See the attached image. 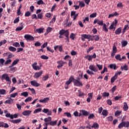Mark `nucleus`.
I'll list each match as a JSON object with an SVG mask.
<instances>
[{"mask_svg": "<svg viewBox=\"0 0 129 129\" xmlns=\"http://www.w3.org/2000/svg\"><path fill=\"white\" fill-rule=\"evenodd\" d=\"M18 95V93H15L11 94L10 97L9 98V100H7L5 101V104H13L14 102V100L12 99V97L13 98H15Z\"/></svg>", "mask_w": 129, "mask_h": 129, "instance_id": "f257e3e1", "label": "nucleus"}, {"mask_svg": "<svg viewBox=\"0 0 129 129\" xmlns=\"http://www.w3.org/2000/svg\"><path fill=\"white\" fill-rule=\"evenodd\" d=\"M128 127L129 121H122L118 126V128H121V127Z\"/></svg>", "mask_w": 129, "mask_h": 129, "instance_id": "f03ea898", "label": "nucleus"}, {"mask_svg": "<svg viewBox=\"0 0 129 129\" xmlns=\"http://www.w3.org/2000/svg\"><path fill=\"white\" fill-rule=\"evenodd\" d=\"M24 38L25 40H26V41H34L35 40L34 37L30 34L25 35Z\"/></svg>", "mask_w": 129, "mask_h": 129, "instance_id": "7ed1b4c3", "label": "nucleus"}, {"mask_svg": "<svg viewBox=\"0 0 129 129\" xmlns=\"http://www.w3.org/2000/svg\"><path fill=\"white\" fill-rule=\"evenodd\" d=\"M117 24V20L115 19L114 22H113L112 24L109 27V30H115V27H116V24Z\"/></svg>", "mask_w": 129, "mask_h": 129, "instance_id": "20e7f679", "label": "nucleus"}, {"mask_svg": "<svg viewBox=\"0 0 129 129\" xmlns=\"http://www.w3.org/2000/svg\"><path fill=\"white\" fill-rule=\"evenodd\" d=\"M93 24L95 25V24H97L99 26H103V20H99L98 19H96L94 21Z\"/></svg>", "mask_w": 129, "mask_h": 129, "instance_id": "39448f33", "label": "nucleus"}, {"mask_svg": "<svg viewBox=\"0 0 129 129\" xmlns=\"http://www.w3.org/2000/svg\"><path fill=\"white\" fill-rule=\"evenodd\" d=\"M37 63L35 62H34L32 64V67L33 69H34V70H41V67H42V66H40V67L39 66H37Z\"/></svg>", "mask_w": 129, "mask_h": 129, "instance_id": "423d86ee", "label": "nucleus"}, {"mask_svg": "<svg viewBox=\"0 0 129 129\" xmlns=\"http://www.w3.org/2000/svg\"><path fill=\"white\" fill-rule=\"evenodd\" d=\"M89 69L90 70H91V71H93L94 72H97L98 71V69L95 66L94 64H91L89 67Z\"/></svg>", "mask_w": 129, "mask_h": 129, "instance_id": "0eeeda50", "label": "nucleus"}, {"mask_svg": "<svg viewBox=\"0 0 129 129\" xmlns=\"http://www.w3.org/2000/svg\"><path fill=\"white\" fill-rule=\"evenodd\" d=\"M73 83H74V85L75 86H81V82L78 80L75 79L74 77V79L73 80Z\"/></svg>", "mask_w": 129, "mask_h": 129, "instance_id": "6e6552de", "label": "nucleus"}, {"mask_svg": "<svg viewBox=\"0 0 129 129\" xmlns=\"http://www.w3.org/2000/svg\"><path fill=\"white\" fill-rule=\"evenodd\" d=\"M9 78L10 77H9L8 74H4L1 77V80L2 81H3V80H6L7 81V80H9Z\"/></svg>", "mask_w": 129, "mask_h": 129, "instance_id": "1a4fd4ad", "label": "nucleus"}, {"mask_svg": "<svg viewBox=\"0 0 129 129\" xmlns=\"http://www.w3.org/2000/svg\"><path fill=\"white\" fill-rule=\"evenodd\" d=\"M86 57L87 58L89 61H91V60L93 59H95V58H96V54L94 53L93 55H87Z\"/></svg>", "mask_w": 129, "mask_h": 129, "instance_id": "9d476101", "label": "nucleus"}, {"mask_svg": "<svg viewBox=\"0 0 129 129\" xmlns=\"http://www.w3.org/2000/svg\"><path fill=\"white\" fill-rule=\"evenodd\" d=\"M116 52H117V48L115 47V45H113L112 47V52L111 53V56H112V57H113V56L115 55Z\"/></svg>", "mask_w": 129, "mask_h": 129, "instance_id": "9b49d317", "label": "nucleus"}, {"mask_svg": "<svg viewBox=\"0 0 129 129\" xmlns=\"http://www.w3.org/2000/svg\"><path fill=\"white\" fill-rule=\"evenodd\" d=\"M43 74V71H40V72H36L34 75V78H39L41 75Z\"/></svg>", "mask_w": 129, "mask_h": 129, "instance_id": "f8f14e48", "label": "nucleus"}, {"mask_svg": "<svg viewBox=\"0 0 129 129\" xmlns=\"http://www.w3.org/2000/svg\"><path fill=\"white\" fill-rule=\"evenodd\" d=\"M69 31H68V30H65L64 29H61L59 31V35H64L65 36V35H66V34H69Z\"/></svg>", "mask_w": 129, "mask_h": 129, "instance_id": "ddd939ff", "label": "nucleus"}, {"mask_svg": "<svg viewBox=\"0 0 129 129\" xmlns=\"http://www.w3.org/2000/svg\"><path fill=\"white\" fill-rule=\"evenodd\" d=\"M9 124L3 121H0V127H5V128H7L9 127Z\"/></svg>", "mask_w": 129, "mask_h": 129, "instance_id": "4468645a", "label": "nucleus"}, {"mask_svg": "<svg viewBox=\"0 0 129 129\" xmlns=\"http://www.w3.org/2000/svg\"><path fill=\"white\" fill-rule=\"evenodd\" d=\"M73 79H74V76H72L70 77L68 81L66 82V85H69L71 82H73Z\"/></svg>", "mask_w": 129, "mask_h": 129, "instance_id": "2eb2a0df", "label": "nucleus"}, {"mask_svg": "<svg viewBox=\"0 0 129 129\" xmlns=\"http://www.w3.org/2000/svg\"><path fill=\"white\" fill-rule=\"evenodd\" d=\"M57 64H59L57 66V68L58 69H60L61 68H62V67H63V61L62 60H58L57 62Z\"/></svg>", "mask_w": 129, "mask_h": 129, "instance_id": "dca6fc26", "label": "nucleus"}, {"mask_svg": "<svg viewBox=\"0 0 129 129\" xmlns=\"http://www.w3.org/2000/svg\"><path fill=\"white\" fill-rule=\"evenodd\" d=\"M88 98L87 99V102H90L91 101V99H92V97L93 96V94L92 93H90L88 94Z\"/></svg>", "mask_w": 129, "mask_h": 129, "instance_id": "f3484780", "label": "nucleus"}, {"mask_svg": "<svg viewBox=\"0 0 129 129\" xmlns=\"http://www.w3.org/2000/svg\"><path fill=\"white\" fill-rule=\"evenodd\" d=\"M31 84L32 85V86H35V87L40 86V84L37 83L36 81H31Z\"/></svg>", "mask_w": 129, "mask_h": 129, "instance_id": "a211bd4d", "label": "nucleus"}, {"mask_svg": "<svg viewBox=\"0 0 129 129\" xmlns=\"http://www.w3.org/2000/svg\"><path fill=\"white\" fill-rule=\"evenodd\" d=\"M31 112L32 111L31 110H25L24 112H23L22 114L23 115H25V116H27V115H30Z\"/></svg>", "mask_w": 129, "mask_h": 129, "instance_id": "6ab92c4d", "label": "nucleus"}, {"mask_svg": "<svg viewBox=\"0 0 129 129\" xmlns=\"http://www.w3.org/2000/svg\"><path fill=\"white\" fill-rule=\"evenodd\" d=\"M19 61H20V59H16L14 60V61L13 62L12 65L9 67V68H12V67H14V66H15V65H17V63L19 62Z\"/></svg>", "mask_w": 129, "mask_h": 129, "instance_id": "aec40b11", "label": "nucleus"}, {"mask_svg": "<svg viewBox=\"0 0 129 129\" xmlns=\"http://www.w3.org/2000/svg\"><path fill=\"white\" fill-rule=\"evenodd\" d=\"M57 122H58V120H55L54 121L51 120L49 124L51 126H55V125H57Z\"/></svg>", "mask_w": 129, "mask_h": 129, "instance_id": "412c9836", "label": "nucleus"}, {"mask_svg": "<svg viewBox=\"0 0 129 129\" xmlns=\"http://www.w3.org/2000/svg\"><path fill=\"white\" fill-rule=\"evenodd\" d=\"M49 99H50V98L49 97L44 98L43 100H40L39 102H41V103H45L49 100Z\"/></svg>", "mask_w": 129, "mask_h": 129, "instance_id": "4be33fe9", "label": "nucleus"}, {"mask_svg": "<svg viewBox=\"0 0 129 129\" xmlns=\"http://www.w3.org/2000/svg\"><path fill=\"white\" fill-rule=\"evenodd\" d=\"M21 26L20 27H18L16 29L15 31H16V32L22 31L24 29V25H23V23H21Z\"/></svg>", "mask_w": 129, "mask_h": 129, "instance_id": "5701e85b", "label": "nucleus"}, {"mask_svg": "<svg viewBox=\"0 0 129 129\" xmlns=\"http://www.w3.org/2000/svg\"><path fill=\"white\" fill-rule=\"evenodd\" d=\"M121 30H122L121 27H119L117 28L115 31V35H119V34L121 33Z\"/></svg>", "mask_w": 129, "mask_h": 129, "instance_id": "b1692460", "label": "nucleus"}, {"mask_svg": "<svg viewBox=\"0 0 129 129\" xmlns=\"http://www.w3.org/2000/svg\"><path fill=\"white\" fill-rule=\"evenodd\" d=\"M22 121V119H17L15 120H11V122L13 123H19V122H21Z\"/></svg>", "mask_w": 129, "mask_h": 129, "instance_id": "393cba45", "label": "nucleus"}, {"mask_svg": "<svg viewBox=\"0 0 129 129\" xmlns=\"http://www.w3.org/2000/svg\"><path fill=\"white\" fill-rule=\"evenodd\" d=\"M10 63H12V59L10 58H6V61H5L4 65L7 66V65H9V64H10Z\"/></svg>", "mask_w": 129, "mask_h": 129, "instance_id": "a878e982", "label": "nucleus"}, {"mask_svg": "<svg viewBox=\"0 0 129 129\" xmlns=\"http://www.w3.org/2000/svg\"><path fill=\"white\" fill-rule=\"evenodd\" d=\"M7 56V59H11V58H13V57H15V55H14L11 52H8Z\"/></svg>", "mask_w": 129, "mask_h": 129, "instance_id": "bb28decb", "label": "nucleus"}, {"mask_svg": "<svg viewBox=\"0 0 129 129\" xmlns=\"http://www.w3.org/2000/svg\"><path fill=\"white\" fill-rule=\"evenodd\" d=\"M123 69L125 71H127L128 70V67L126 64L124 65L123 67L121 66V70L122 71H123Z\"/></svg>", "mask_w": 129, "mask_h": 129, "instance_id": "cd10ccee", "label": "nucleus"}, {"mask_svg": "<svg viewBox=\"0 0 129 129\" xmlns=\"http://www.w3.org/2000/svg\"><path fill=\"white\" fill-rule=\"evenodd\" d=\"M117 75H115L111 79V83H113L116 79H117Z\"/></svg>", "mask_w": 129, "mask_h": 129, "instance_id": "c85d7f7f", "label": "nucleus"}, {"mask_svg": "<svg viewBox=\"0 0 129 129\" xmlns=\"http://www.w3.org/2000/svg\"><path fill=\"white\" fill-rule=\"evenodd\" d=\"M9 51H11V52H16V51H17V48L11 46L9 47Z\"/></svg>", "mask_w": 129, "mask_h": 129, "instance_id": "c756f323", "label": "nucleus"}, {"mask_svg": "<svg viewBox=\"0 0 129 129\" xmlns=\"http://www.w3.org/2000/svg\"><path fill=\"white\" fill-rule=\"evenodd\" d=\"M82 114H83V115H84L85 116H87V115L89 114V113L85 110H82Z\"/></svg>", "mask_w": 129, "mask_h": 129, "instance_id": "7c9ffc66", "label": "nucleus"}, {"mask_svg": "<svg viewBox=\"0 0 129 129\" xmlns=\"http://www.w3.org/2000/svg\"><path fill=\"white\" fill-rule=\"evenodd\" d=\"M5 116L6 117H10L11 118V119H14V116L12 115V114H11V113H7L6 115H5Z\"/></svg>", "mask_w": 129, "mask_h": 129, "instance_id": "2f4dec72", "label": "nucleus"}, {"mask_svg": "<svg viewBox=\"0 0 129 129\" xmlns=\"http://www.w3.org/2000/svg\"><path fill=\"white\" fill-rule=\"evenodd\" d=\"M92 127L93 128H98V127H99V125L98 124V123L95 122L92 125Z\"/></svg>", "mask_w": 129, "mask_h": 129, "instance_id": "473e14b6", "label": "nucleus"}, {"mask_svg": "<svg viewBox=\"0 0 129 129\" xmlns=\"http://www.w3.org/2000/svg\"><path fill=\"white\" fill-rule=\"evenodd\" d=\"M64 36H66V38H64V40H66V43H69V33H67L64 34Z\"/></svg>", "mask_w": 129, "mask_h": 129, "instance_id": "72a5a7b5", "label": "nucleus"}, {"mask_svg": "<svg viewBox=\"0 0 129 129\" xmlns=\"http://www.w3.org/2000/svg\"><path fill=\"white\" fill-rule=\"evenodd\" d=\"M44 28H39L36 29V32L39 34H41V33H43L44 32Z\"/></svg>", "mask_w": 129, "mask_h": 129, "instance_id": "f704fd0d", "label": "nucleus"}, {"mask_svg": "<svg viewBox=\"0 0 129 129\" xmlns=\"http://www.w3.org/2000/svg\"><path fill=\"white\" fill-rule=\"evenodd\" d=\"M21 96H24V97H27L29 96V93L27 92H24L21 93Z\"/></svg>", "mask_w": 129, "mask_h": 129, "instance_id": "c9c22d12", "label": "nucleus"}, {"mask_svg": "<svg viewBox=\"0 0 129 129\" xmlns=\"http://www.w3.org/2000/svg\"><path fill=\"white\" fill-rule=\"evenodd\" d=\"M48 79H49V76L46 75L42 78L41 80H42V81H46L48 80Z\"/></svg>", "mask_w": 129, "mask_h": 129, "instance_id": "e433bc0d", "label": "nucleus"}, {"mask_svg": "<svg viewBox=\"0 0 129 129\" xmlns=\"http://www.w3.org/2000/svg\"><path fill=\"white\" fill-rule=\"evenodd\" d=\"M121 44L122 45V47H125L127 45V41L125 40H123L121 41Z\"/></svg>", "mask_w": 129, "mask_h": 129, "instance_id": "4c0bfd02", "label": "nucleus"}, {"mask_svg": "<svg viewBox=\"0 0 129 129\" xmlns=\"http://www.w3.org/2000/svg\"><path fill=\"white\" fill-rule=\"evenodd\" d=\"M7 92V91H6V90L2 89H0V94L1 95H5V94H6V93Z\"/></svg>", "mask_w": 129, "mask_h": 129, "instance_id": "58836bf2", "label": "nucleus"}, {"mask_svg": "<svg viewBox=\"0 0 129 129\" xmlns=\"http://www.w3.org/2000/svg\"><path fill=\"white\" fill-rule=\"evenodd\" d=\"M102 115L104 116H107L108 113L107 112V110H103L102 112Z\"/></svg>", "mask_w": 129, "mask_h": 129, "instance_id": "ea45409f", "label": "nucleus"}, {"mask_svg": "<svg viewBox=\"0 0 129 129\" xmlns=\"http://www.w3.org/2000/svg\"><path fill=\"white\" fill-rule=\"evenodd\" d=\"M82 40L83 41H84V39H89V35L84 34L82 35Z\"/></svg>", "mask_w": 129, "mask_h": 129, "instance_id": "a19ab883", "label": "nucleus"}, {"mask_svg": "<svg viewBox=\"0 0 129 129\" xmlns=\"http://www.w3.org/2000/svg\"><path fill=\"white\" fill-rule=\"evenodd\" d=\"M52 120V117H48L47 118H44V121L45 122H48V121H51Z\"/></svg>", "mask_w": 129, "mask_h": 129, "instance_id": "79ce46f5", "label": "nucleus"}, {"mask_svg": "<svg viewBox=\"0 0 129 129\" xmlns=\"http://www.w3.org/2000/svg\"><path fill=\"white\" fill-rule=\"evenodd\" d=\"M123 108L125 111H126V110L128 109V106H127V104H126V103H124Z\"/></svg>", "mask_w": 129, "mask_h": 129, "instance_id": "37998d69", "label": "nucleus"}, {"mask_svg": "<svg viewBox=\"0 0 129 129\" xmlns=\"http://www.w3.org/2000/svg\"><path fill=\"white\" fill-rule=\"evenodd\" d=\"M121 114V111L117 110L115 112V116H119L120 114Z\"/></svg>", "mask_w": 129, "mask_h": 129, "instance_id": "c03bdc74", "label": "nucleus"}, {"mask_svg": "<svg viewBox=\"0 0 129 129\" xmlns=\"http://www.w3.org/2000/svg\"><path fill=\"white\" fill-rule=\"evenodd\" d=\"M5 59L4 58L0 59V66L3 67L4 66V63H5Z\"/></svg>", "mask_w": 129, "mask_h": 129, "instance_id": "a18cd8bd", "label": "nucleus"}, {"mask_svg": "<svg viewBox=\"0 0 129 129\" xmlns=\"http://www.w3.org/2000/svg\"><path fill=\"white\" fill-rule=\"evenodd\" d=\"M53 31V28H51L50 27H48L46 29V32L47 34H49V33H51Z\"/></svg>", "mask_w": 129, "mask_h": 129, "instance_id": "49530a36", "label": "nucleus"}, {"mask_svg": "<svg viewBox=\"0 0 129 129\" xmlns=\"http://www.w3.org/2000/svg\"><path fill=\"white\" fill-rule=\"evenodd\" d=\"M75 37L76 35L75 34H74V33H71L70 36V39H71V40H75Z\"/></svg>", "mask_w": 129, "mask_h": 129, "instance_id": "de8ad7c7", "label": "nucleus"}, {"mask_svg": "<svg viewBox=\"0 0 129 129\" xmlns=\"http://www.w3.org/2000/svg\"><path fill=\"white\" fill-rule=\"evenodd\" d=\"M13 46H14V47H16V48H18V47L20 46V45L19 42H14L13 43Z\"/></svg>", "mask_w": 129, "mask_h": 129, "instance_id": "09e8293b", "label": "nucleus"}, {"mask_svg": "<svg viewBox=\"0 0 129 129\" xmlns=\"http://www.w3.org/2000/svg\"><path fill=\"white\" fill-rule=\"evenodd\" d=\"M109 67L110 68H111V69H113L114 70L116 69V65L115 64H110Z\"/></svg>", "mask_w": 129, "mask_h": 129, "instance_id": "8fccbe9b", "label": "nucleus"}, {"mask_svg": "<svg viewBox=\"0 0 129 129\" xmlns=\"http://www.w3.org/2000/svg\"><path fill=\"white\" fill-rule=\"evenodd\" d=\"M37 19L42 20L43 19V13H40L37 15Z\"/></svg>", "mask_w": 129, "mask_h": 129, "instance_id": "3c124183", "label": "nucleus"}, {"mask_svg": "<svg viewBox=\"0 0 129 129\" xmlns=\"http://www.w3.org/2000/svg\"><path fill=\"white\" fill-rule=\"evenodd\" d=\"M40 58H41V59H43L44 60H48V59H49V57L45 55H42L40 56Z\"/></svg>", "mask_w": 129, "mask_h": 129, "instance_id": "603ef678", "label": "nucleus"}, {"mask_svg": "<svg viewBox=\"0 0 129 129\" xmlns=\"http://www.w3.org/2000/svg\"><path fill=\"white\" fill-rule=\"evenodd\" d=\"M103 26V30L105 32H108V29H107V28H106V24H104Z\"/></svg>", "mask_w": 129, "mask_h": 129, "instance_id": "864d4df0", "label": "nucleus"}, {"mask_svg": "<svg viewBox=\"0 0 129 129\" xmlns=\"http://www.w3.org/2000/svg\"><path fill=\"white\" fill-rule=\"evenodd\" d=\"M28 90H30L32 94H36V91H35V89L34 88L31 89V88H29Z\"/></svg>", "mask_w": 129, "mask_h": 129, "instance_id": "5fc2aeb1", "label": "nucleus"}, {"mask_svg": "<svg viewBox=\"0 0 129 129\" xmlns=\"http://www.w3.org/2000/svg\"><path fill=\"white\" fill-rule=\"evenodd\" d=\"M115 58L119 61H121V57H120V54H117L115 56Z\"/></svg>", "mask_w": 129, "mask_h": 129, "instance_id": "6e6d98bb", "label": "nucleus"}, {"mask_svg": "<svg viewBox=\"0 0 129 129\" xmlns=\"http://www.w3.org/2000/svg\"><path fill=\"white\" fill-rule=\"evenodd\" d=\"M37 5H39V6H40V5H45V3H44L43 0H39L37 2Z\"/></svg>", "mask_w": 129, "mask_h": 129, "instance_id": "4d7b16f0", "label": "nucleus"}, {"mask_svg": "<svg viewBox=\"0 0 129 129\" xmlns=\"http://www.w3.org/2000/svg\"><path fill=\"white\" fill-rule=\"evenodd\" d=\"M102 95L103 97H108L109 96V93L104 92Z\"/></svg>", "mask_w": 129, "mask_h": 129, "instance_id": "13d9d810", "label": "nucleus"}, {"mask_svg": "<svg viewBox=\"0 0 129 129\" xmlns=\"http://www.w3.org/2000/svg\"><path fill=\"white\" fill-rule=\"evenodd\" d=\"M96 66H97V67H98L99 70H102V68H103L102 65L99 64L98 63H96Z\"/></svg>", "mask_w": 129, "mask_h": 129, "instance_id": "bf43d9fd", "label": "nucleus"}, {"mask_svg": "<svg viewBox=\"0 0 129 129\" xmlns=\"http://www.w3.org/2000/svg\"><path fill=\"white\" fill-rule=\"evenodd\" d=\"M108 121H112L113 120V117L112 116H110L107 118Z\"/></svg>", "mask_w": 129, "mask_h": 129, "instance_id": "052dcab7", "label": "nucleus"}, {"mask_svg": "<svg viewBox=\"0 0 129 129\" xmlns=\"http://www.w3.org/2000/svg\"><path fill=\"white\" fill-rule=\"evenodd\" d=\"M34 46L35 47H39V46H41V43L39 41H36L34 44Z\"/></svg>", "mask_w": 129, "mask_h": 129, "instance_id": "680f3d73", "label": "nucleus"}, {"mask_svg": "<svg viewBox=\"0 0 129 129\" xmlns=\"http://www.w3.org/2000/svg\"><path fill=\"white\" fill-rule=\"evenodd\" d=\"M42 110V108H37L34 111V113H38Z\"/></svg>", "mask_w": 129, "mask_h": 129, "instance_id": "e2e57ef3", "label": "nucleus"}, {"mask_svg": "<svg viewBox=\"0 0 129 129\" xmlns=\"http://www.w3.org/2000/svg\"><path fill=\"white\" fill-rule=\"evenodd\" d=\"M93 37L95 41L99 40V36H98V35H94Z\"/></svg>", "mask_w": 129, "mask_h": 129, "instance_id": "0e129e2a", "label": "nucleus"}, {"mask_svg": "<svg viewBox=\"0 0 129 129\" xmlns=\"http://www.w3.org/2000/svg\"><path fill=\"white\" fill-rule=\"evenodd\" d=\"M46 49L47 50V51H49L51 53H54V50L52 49L51 48L49 47H47Z\"/></svg>", "mask_w": 129, "mask_h": 129, "instance_id": "69168bd1", "label": "nucleus"}, {"mask_svg": "<svg viewBox=\"0 0 129 129\" xmlns=\"http://www.w3.org/2000/svg\"><path fill=\"white\" fill-rule=\"evenodd\" d=\"M96 16H97V14H96V13H94L91 14L90 17V18H95V17H96Z\"/></svg>", "mask_w": 129, "mask_h": 129, "instance_id": "338daca9", "label": "nucleus"}, {"mask_svg": "<svg viewBox=\"0 0 129 129\" xmlns=\"http://www.w3.org/2000/svg\"><path fill=\"white\" fill-rule=\"evenodd\" d=\"M30 16H31V13L29 11L26 12L25 14V17H30Z\"/></svg>", "mask_w": 129, "mask_h": 129, "instance_id": "774afa93", "label": "nucleus"}]
</instances>
